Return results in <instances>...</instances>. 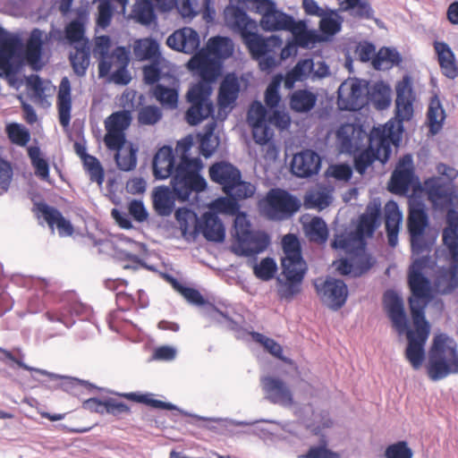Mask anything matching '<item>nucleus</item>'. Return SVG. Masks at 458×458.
<instances>
[{
	"label": "nucleus",
	"instance_id": "1",
	"mask_svg": "<svg viewBox=\"0 0 458 458\" xmlns=\"http://www.w3.org/2000/svg\"><path fill=\"white\" fill-rule=\"evenodd\" d=\"M151 166L156 180L171 178L170 184L174 194L182 201L189 200L193 192L200 193L208 187L201 174V158L183 156L176 164L175 154L170 145H164L157 150Z\"/></svg>",
	"mask_w": 458,
	"mask_h": 458
},
{
	"label": "nucleus",
	"instance_id": "2",
	"mask_svg": "<svg viewBox=\"0 0 458 458\" xmlns=\"http://www.w3.org/2000/svg\"><path fill=\"white\" fill-rule=\"evenodd\" d=\"M384 308L393 327L401 335L405 334L408 344L405 357L414 369H419L425 359V344L430 334V325L424 316V307L411 300V315L414 330L409 328L403 298L394 290L384 293Z\"/></svg>",
	"mask_w": 458,
	"mask_h": 458
},
{
	"label": "nucleus",
	"instance_id": "3",
	"mask_svg": "<svg viewBox=\"0 0 458 458\" xmlns=\"http://www.w3.org/2000/svg\"><path fill=\"white\" fill-rule=\"evenodd\" d=\"M48 37L38 28H34L25 44V52L0 61L1 76L6 80L11 88L19 89L23 81L18 74L27 64L32 71L39 72L45 66L43 61L44 45Z\"/></svg>",
	"mask_w": 458,
	"mask_h": 458
},
{
	"label": "nucleus",
	"instance_id": "4",
	"mask_svg": "<svg viewBox=\"0 0 458 458\" xmlns=\"http://www.w3.org/2000/svg\"><path fill=\"white\" fill-rule=\"evenodd\" d=\"M447 226L443 230V242L449 252V267L437 270L434 286L441 294L452 293L458 287V212L453 208L446 214Z\"/></svg>",
	"mask_w": 458,
	"mask_h": 458
},
{
	"label": "nucleus",
	"instance_id": "5",
	"mask_svg": "<svg viewBox=\"0 0 458 458\" xmlns=\"http://www.w3.org/2000/svg\"><path fill=\"white\" fill-rule=\"evenodd\" d=\"M426 369L433 381L458 373V346L454 338L443 333L434 336Z\"/></svg>",
	"mask_w": 458,
	"mask_h": 458
},
{
	"label": "nucleus",
	"instance_id": "6",
	"mask_svg": "<svg viewBox=\"0 0 458 458\" xmlns=\"http://www.w3.org/2000/svg\"><path fill=\"white\" fill-rule=\"evenodd\" d=\"M397 140L394 123L391 121L383 127L373 128L369 137V147L354 157L356 172L364 174L375 160H379L382 164L386 163L392 152L391 143Z\"/></svg>",
	"mask_w": 458,
	"mask_h": 458
},
{
	"label": "nucleus",
	"instance_id": "7",
	"mask_svg": "<svg viewBox=\"0 0 458 458\" xmlns=\"http://www.w3.org/2000/svg\"><path fill=\"white\" fill-rule=\"evenodd\" d=\"M251 225L245 214L236 216L233 223L235 241L232 250L240 257H256L264 252L271 243V238L265 231L251 230Z\"/></svg>",
	"mask_w": 458,
	"mask_h": 458
},
{
	"label": "nucleus",
	"instance_id": "8",
	"mask_svg": "<svg viewBox=\"0 0 458 458\" xmlns=\"http://www.w3.org/2000/svg\"><path fill=\"white\" fill-rule=\"evenodd\" d=\"M213 88L204 81H198L190 87L186 93L189 107L184 119L188 124L196 126L215 114V106L210 99Z\"/></svg>",
	"mask_w": 458,
	"mask_h": 458
},
{
	"label": "nucleus",
	"instance_id": "9",
	"mask_svg": "<svg viewBox=\"0 0 458 458\" xmlns=\"http://www.w3.org/2000/svg\"><path fill=\"white\" fill-rule=\"evenodd\" d=\"M91 314L89 306L82 303L74 293H64L55 307L48 309L45 317L51 323H60L66 328L75 324V318L85 319Z\"/></svg>",
	"mask_w": 458,
	"mask_h": 458
},
{
	"label": "nucleus",
	"instance_id": "10",
	"mask_svg": "<svg viewBox=\"0 0 458 458\" xmlns=\"http://www.w3.org/2000/svg\"><path fill=\"white\" fill-rule=\"evenodd\" d=\"M436 261L432 260L428 255L416 259L409 268L408 283L412 293V297L409 299V306L411 307V300H415L419 304L426 310L427 304L431 299V283L425 276L426 269L431 268Z\"/></svg>",
	"mask_w": 458,
	"mask_h": 458
},
{
	"label": "nucleus",
	"instance_id": "11",
	"mask_svg": "<svg viewBox=\"0 0 458 458\" xmlns=\"http://www.w3.org/2000/svg\"><path fill=\"white\" fill-rule=\"evenodd\" d=\"M428 225V216L422 202L412 200L409 205L408 229L411 235L412 253L420 255L429 252L435 239H427L424 231Z\"/></svg>",
	"mask_w": 458,
	"mask_h": 458
},
{
	"label": "nucleus",
	"instance_id": "12",
	"mask_svg": "<svg viewBox=\"0 0 458 458\" xmlns=\"http://www.w3.org/2000/svg\"><path fill=\"white\" fill-rule=\"evenodd\" d=\"M287 293L288 299L302 289V282L308 270V265L302 258L301 243L293 233L287 236Z\"/></svg>",
	"mask_w": 458,
	"mask_h": 458
},
{
	"label": "nucleus",
	"instance_id": "13",
	"mask_svg": "<svg viewBox=\"0 0 458 458\" xmlns=\"http://www.w3.org/2000/svg\"><path fill=\"white\" fill-rule=\"evenodd\" d=\"M11 281L19 286L30 288L26 297L29 313L38 314L47 308L48 301L53 296L52 285L47 279L13 275Z\"/></svg>",
	"mask_w": 458,
	"mask_h": 458
},
{
	"label": "nucleus",
	"instance_id": "14",
	"mask_svg": "<svg viewBox=\"0 0 458 458\" xmlns=\"http://www.w3.org/2000/svg\"><path fill=\"white\" fill-rule=\"evenodd\" d=\"M16 351L18 352L17 356H15L12 352L0 347V361L4 362L12 369H13V364H16L18 367H20L25 370L36 372L40 375L47 376L50 379H53V380L61 379L63 382L60 384V387L66 392H70L73 388L78 387V386H83L89 391H91L92 389H97V386H94L93 384L89 383V381L81 380V379H79L76 377L62 376L59 374H55V373L47 371L46 369H38V368L29 366L23 362L24 354L22 353L21 349L18 348V349H16Z\"/></svg>",
	"mask_w": 458,
	"mask_h": 458
},
{
	"label": "nucleus",
	"instance_id": "15",
	"mask_svg": "<svg viewBox=\"0 0 458 458\" xmlns=\"http://www.w3.org/2000/svg\"><path fill=\"white\" fill-rule=\"evenodd\" d=\"M369 83L357 78H349L338 89L337 105L341 110L357 111L368 104Z\"/></svg>",
	"mask_w": 458,
	"mask_h": 458
},
{
	"label": "nucleus",
	"instance_id": "16",
	"mask_svg": "<svg viewBox=\"0 0 458 458\" xmlns=\"http://www.w3.org/2000/svg\"><path fill=\"white\" fill-rule=\"evenodd\" d=\"M321 301L333 310H338L346 302L348 288L343 280L334 277L316 279L314 283Z\"/></svg>",
	"mask_w": 458,
	"mask_h": 458
},
{
	"label": "nucleus",
	"instance_id": "17",
	"mask_svg": "<svg viewBox=\"0 0 458 458\" xmlns=\"http://www.w3.org/2000/svg\"><path fill=\"white\" fill-rule=\"evenodd\" d=\"M380 213L381 205L379 202L369 203L365 213L360 217L356 232L337 235L335 239H344L352 242H356V240H361L366 242L365 237H371L379 225Z\"/></svg>",
	"mask_w": 458,
	"mask_h": 458
},
{
	"label": "nucleus",
	"instance_id": "18",
	"mask_svg": "<svg viewBox=\"0 0 458 458\" xmlns=\"http://www.w3.org/2000/svg\"><path fill=\"white\" fill-rule=\"evenodd\" d=\"M332 247L340 249L351 256L355 268V276H360L373 266L374 261L371 256L366 252V242L361 240L352 242L344 239H335Z\"/></svg>",
	"mask_w": 458,
	"mask_h": 458
},
{
	"label": "nucleus",
	"instance_id": "19",
	"mask_svg": "<svg viewBox=\"0 0 458 458\" xmlns=\"http://www.w3.org/2000/svg\"><path fill=\"white\" fill-rule=\"evenodd\" d=\"M283 81L286 87V73L275 75L268 83L264 93L265 106L271 112L270 120L276 121V124L281 131L286 129V113L284 111L278 110V106L281 101L279 89Z\"/></svg>",
	"mask_w": 458,
	"mask_h": 458
},
{
	"label": "nucleus",
	"instance_id": "20",
	"mask_svg": "<svg viewBox=\"0 0 458 458\" xmlns=\"http://www.w3.org/2000/svg\"><path fill=\"white\" fill-rule=\"evenodd\" d=\"M187 68L199 77V81L212 86L222 73L223 64L208 55L199 52L188 62Z\"/></svg>",
	"mask_w": 458,
	"mask_h": 458
},
{
	"label": "nucleus",
	"instance_id": "21",
	"mask_svg": "<svg viewBox=\"0 0 458 458\" xmlns=\"http://www.w3.org/2000/svg\"><path fill=\"white\" fill-rule=\"evenodd\" d=\"M191 234L193 239L202 234L208 242H223L225 238V228L216 213L205 212L200 217L196 216V224Z\"/></svg>",
	"mask_w": 458,
	"mask_h": 458
},
{
	"label": "nucleus",
	"instance_id": "22",
	"mask_svg": "<svg viewBox=\"0 0 458 458\" xmlns=\"http://www.w3.org/2000/svg\"><path fill=\"white\" fill-rule=\"evenodd\" d=\"M369 134L360 125L344 123L336 131V140L340 152L352 154L357 151L365 140L369 141Z\"/></svg>",
	"mask_w": 458,
	"mask_h": 458
},
{
	"label": "nucleus",
	"instance_id": "23",
	"mask_svg": "<svg viewBox=\"0 0 458 458\" xmlns=\"http://www.w3.org/2000/svg\"><path fill=\"white\" fill-rule=\"evenodd\" d=\"M395 90L396 118L399 123L398 130H402V123L403 121H409L413 115L414 96L410 77L404 76L403 80L396 84Z\"/></svg>",
	"mask_w": 458,
	"mask_h": 458
},
{
	"label": "nucleus",
	"instance_id": "24",
	"mask_svg": "<svg viewBox=\"0 0 458 458\" xmlns=\"http://www.w3.org/2000/svg\"><path fill=\"white\" fill-rule=\"evenodd\" d=\"M260 213L270 220L286 218V190L271 189L259 203Z\"/></svg>",
	"mask_w": 458,
	"mask_h": 458
},
{
	"label": "nucleus",
	"instance_id": "25",
	"mask_svg": "<svg viewBox=\"0 0 458 458\" xmlns=\"http://www.w3.org/2000/svg\"><path fill=\"white\" fill-rule=\"evenodd\" d=\"M34 211L38 216L42 217L47 223L52 231L56 226L61 237L72 234L73 226L71 221L66 219L56 208L49 206L46 202H38L34 205Z\"/></svg>",
	"mask_w": 458,
	"mask_h": 458
},
{
	"label": "nucleus",
	"instance_id": "26",
	"mask_svg": "<svg viewBox=\"0 0 458 458\" xmlns=\"http://www.w3.org/2000/svg\"><path fill=\"white\" fill-rule=\"evenodd\" d=\"M166 45L175 51L193 54L199 48L200 38L199 33L194 29L183 27L168 36Z\"/></svg>",
	"mask_w": 458,
	"mask_h": 458
},
{
	"label": "nucleus",
	"instance_id": "27",
	"mask_svg": "<svg viewBox=\"0 0 458 458\" xmlns=\"http://www.w3.org/2000/svg\"><path fill=\"white\" fill-rule=\"evenodd\" d=\"M226 25L238 33L243 39L248 33L257 28V22L252 20L247 12L238 5H229L225 10Z\"/></svg>",
	"mask_w": 458,
	"mask_h": 458
},
{
	"label": "nucleus",
	"instance_id": "28",
	"mask_svg": "<svg viewBox=\"0 0 458 458\" xmlns=\"http://www.w3.org/2000/svg\"><path fill=\"white\" fill-rule=\"evenodd\" d=\"M413 179L412 160L411 156H404L392 174L389 190L396 194L408 192Z\"/></svg>",
	"mask_w": 458,
	"mask_h": 458
},
{
	"label": "nucleus",
	"instance_id": "29",
	"mask_svg": "<svg viewBox=\"0 0 458 458\" xmlns=\"http://www.w3.org/2000/svg\"><path fill=\"white\" fill-rule=\"evenodd\" d=\"M320 165V157L315 151L308 149L293 156L291 172L298 177L306 178L318 174Z\"/></svg>",
	"mask_w": 458,
	"mask_h": 458
},
{
	"label": "nucleus",
	"instance_id": "30",
	"mask_svg": "<svg viewBox=\"0 0 458 458\" xmlns=\"http://www.w3.org/2000/svg\"><path fill=\"white\" fill-rule=\"evenodd\" d=\"M122 396H123L127 400L140 403H144V404H147L153 408L167 410V411H178L182 414H183L185 416L192 417L198 420H202V421L208 420V421H215V422H217L219 420L218 419L203 417V416H200L198 414H192L188 411H182L178 406H176L175 404H173L172 403H167V402H164V401L153 398V394H148V393L143 394V393H140V392H131V393L123 394Z\"/></svg>",
	"mask_w": 458,
	"mask_h": 458
},
{
	"label": "nucleus",
	"instance_id": "31",
	"mask_svg": "<svg viewBox=\"0 0 458 458\" xmlns=\"http://www.w3.org/2000/svg\"><path fill=\"white\" fill-rule=\"evenodd\" d=\"M242 41L248 47L252 58L268 52H274V49L279 48L283 42L277 36L272 35L264 38L254 31L248 33Z\"/></svg>",
	"mask_w": 458,
	"mask_h": 458
},
{
	"label": "nucleus",
	"instance_id": "32",
	"mask_svg": "<svg viewBox=\"0 0 458 458\" xmlns=\"http://www.w3.org/2000/svg\"><path fill=\"white\" fill-rule=\"evenodd\" d=\"M87 21V11L80 8L76 11V17L65 25L64 39L72 47L81 46L84 41H89V38L85 36Z\"/></svg>",
	"mask_w": 458,
	"mask_h": 458
},
{
	"label": "nucleus",
	"instance_id": "33",
	"mask_svg": "<svg viewBox=\"0 0 458 458\" xmlns=\"http://www.w3.org/2000/svg\"><path fill=\"white\" fill-rule=\"evenodd\" d=\"M209 177L212 182L221 185L225 192L229 186L242 177V173L231 163L217 162L209 167Z\"/></svg>",
	"mask_w": 458,
	"mask_h": 458
},
{
	"label": "nucleus",
	"instance_id": "34",
	"mask_svg": "<svg viewBox=\"0 0 458 458\" xmlns=\"http://www.w3.org/2000/svg\"><path fill=\"white\" fill-rule=\"evenodd\" d=\"M260 386L264 392L265 398L272 403H286V383L284 380L273 374L262 376Z\"/></svg>",
	"mask_w": 458,
	"mask_h": 458
},
{
	"label": "nucleus",
	"instance_id": "35",
	"mask_svg": "<svg viewBox=\"0 0 458 458\" xmlns=\"http://www.w3.org/2000/svg\"><path fill=\"white\" fill-rule=\"evenodd\" d=\"M240 82L234 73H227L222 80L217 97L219 112L232 107L239 97Z\"/></svg>",
	"mask_w": 458,
	"mask_h": 458
},
{
	"label": "nucleus",
	"instance_id": "36",
	"mask_svg": "<svg viewBox=\"0 0 458 458\" xmlns=\"http://www.w3.org/2000/svg\"><path fill=\"white\" fill-rule=\"evenodd\" d=\"M180 199L175 196L173 188L161 185L154 189L152 193L153 208L157 215L168 216L174 208V200ZM181 202H182L181 200Z\"/></svg>",
	"mask_w": 458,
	"mask_h": 458
},
{
	"label": "nucleus",
	"instance_id": "37",
	"mask_svg": "<svg viewBox=\"0 0 458 458\" xmlns=\"http://www.w3.org/2000/svg\"><path fill=\"white\" fill-rule=\"evenodd\" d=\"M234 51V45L233 40L228 37L215 36L211 37L205 47L200 52L208 55L215 60H219L224 63L225 60L232 56Z\"/></svg>",
	"mask_w": 458,
	"mask_h": 458
},
{
	"label": "nucleus",
	"instance_id": "38",
	"mask_svg": "<svg viewBox=\"0 0 458 458\" xmlns=\"http://www.w3.org/2000/svg\"><path fill=\"white\" fill-rule=\"evenodd\" d=\"M155 7H157L156 0H135L130 19L142 26L148 27L157 22V15ZM161 12L158 8H157Z\"/></svg>",
	"mask_w": 458,
	"mask_h": 458
},
{
	"label": "nucleus",
	"instance_id": "39",
	"mask_svg": "<svg viewBox=\"0 0 458 458\" xmlns=\"http://www.w3.org/2000/svg\"><path fill=\"white\" fill-rule=\"evenodd\" d=\"M57 109L60 124L65 128L70 125L72 111L71 83L67 77L61 80L57 93Z\"/></svg>",
	"mask_w": 458,
	"mask_h": 458
},
{
	"label": "nucleus",
	"instance_id": "40",
	"mask_svg": "<svg viewBox=\"0 0 458 458\" xmlns=\"http://www.w3.org/2000/svg\"><path fill=\"white\" fill-rule=\"evenodd\" d=\"M425 189L428 192V199L434 203L447 201L451 195L452 182L444 177L436 176L425 181Z\"/></svg>",
	"mask_w": 458,
	"mask_h": 458
},
{
	"label": "nucleus",
	"instance_id": "41",
	"mask_svg": "<svg viewBox=\"0 0 458 458\" xmlns=\"http://www.w3.org/2000/svg\"><path fill=\"white\" fill-rule=\"evenodd\" d=\"M434 48L437 54L438 63L445 76L454 79L458 76V66L455 63L454 54L445 42L436 41Z\"/></svg>",
	"mask_w": 458,
	"mask_h": 458
},
{
	"label": "nucleus",
	"instance_id": "42",
	"mask_svg": "<svg viewBox=\"0 0 458 458\" xmlns=\"http://www.w3.org/2000/svg\"><path fill=\"white\" fill-rule=\"evenodd\" d=\"M288 409H293L294 414L302 420L308 428L311 429L312 432H314L315 435H320L321 430L323 428H327L332 427L333 421L329 417V414L327 411H323L319 414L320 421L318 425L315 424H310L309 422L305 421V416L310 412H312V408L310 405L307 404L302 407L298 408L293 402L292 395L290 394V392L288 391Z\"/></svg>",
	"mask_w": 458,
	"mask_h": 458
},
{
	"label": "nucleus",
	"instance_id": "43",
	"mask_svg": "<svg viewBox=\"0 0 458 458\" xmlns=\"http://www.w3.org/2000/svg\"><path fill=\"white\" fill-rule=\"evenodd\" d=\"M24 52L25 46L21 37L0 26V61Z\"/></svg>",
	"mask_w": 458,
	"mask_h": 458
},
{
	"label": "nucleus",
	"instance_id": "44",
	"mask_svg": "<svg viewBox=\"0 0 458 458\" xmlns=\"http://www.w3.org/2000/svg\"><path fill=\"white\" fill-rule=\"evenodd\" d=\"M73 49L74 51L69 54L70 64L73 72L82 77L86 74L90 63L89 41H84L81 46H75Z\"/></svg>",
	"mask_w": 458,
	"mask_h": 458
},
{
	"label": "nucleus",
	"instance_id": "45",
	"mask_svg": "<svg viewBox=\"0 0 458 458\" xmlns=\"http://www.w3.org/2000/svg\"><path fill=\"white\" fill-rule=\"evenodd\" d=\"M318 97L308 89H297L290 96V107L296 113L306 114L311 111L317 103Z\"/></svg>",
	"mask_w": 458,
	"mask_h": 458
},
{
	"label": "nucleus",
	"instance_id": "46",
	"mask_svg": "<svg viewBox=\"0 0 458 458\" xmlns=\"http://www.w3.org/2000/svg\"><path fill=\"white\" fill-rule=\"evenodd\" d=\"M368 103H371L377 109L384 110L391 103V89L383 81H377L369 88Z\"/></svg>",
	"mask_w": 458,
	"mask_h": 458
},
{
	"label": "nucleus",
	"instance_id": "47",
	"mask_svg": "<svg viewBox=\"0 0 458 458\" xmlns=\"http://www.w3.org/2000/svg\"><path fill=\"white\" fill-rule=\"evenodd\" d=\"M134 55L140 61H160L158 42L154 38L140 39L135 42Z\"/></svg>",
	"mask_w": 458,
	"mask_h": 458
},
{
	"label": "nucleus",
	"instance_id": "48",
	"mask_svg": "<svg viewBox=\"0 0 458 458\" xmlns=\"http://www.w3.org/2000/svg\"><path fill=\"white\" fill-rule=\"evenodd\" d=\"M427 119L430 133L432 135L438 133L443 127L445 113L437 97L432 98L429 102Z\"/></svg>",
	"mask_w": 458,
	"mask_h": 458
},
{
	"label": "nucleus",
	"instance_id": "49",
	"mask_svg": "<svg viewBox=\"0 0 458 458\" xmlns=\"http://www.w3.org/2000/svg\"><path fill=\"white\" fill-rule=\"evenodd\" d=\"M152 95L165 107L175 109L178 106V89L157 83L152 89Z\"/></svg>",
	"mask_w": 458,
	"mask_h": 458
},
{
	"label": "nucleus",
	"instance_id": "50",
	"mask_svg": "<svg viewBox=\"0 0 458 458\" xmlns=\"http://www.w3.org/2000/svg\"><path fill=\"white\" fill-rule=\"evenodd\" d=\"M315 62L311 58L301 59L295 66L288 71V89L293 88L294 82L312 79Z\"/></svg>",
	"mask_w": 458,
	"mask_h": 458
},
{
	"label": "nucleus",
	"instance_id": "51",
	"mask_svg": "<svg viewBox=\"0 0 458 458\" xmlns=\"http://www.w3.org/2000/svg\"><path fill=\"white\" fill-rule=\"evenodd\" d=\"M28 156L34 168L35 175L43 181H47L49 178V164L47 160L41 156L40 148L38 146L29 147Z\"/></svg>",
	"mask_w": 458,
	"mask_h": 458
},
{
	"label": "nucleus",
	"instance_id": "52",
	"mask_svg": "<svg viewBox=\"0 0 458 458\" xmlns=\"http://www.w3.org/2000/svg\"><path fill=\"white\" fill-rule=\"evenodd\" d=\"M401 62L402 57L396 49L383 47L379 50L372 63L375 69L385 70L394 65H398Z\"/></svg>",
	"mask_w": 458,
	"mask_h": 458
},
{
	"label": "nucleus",
	"instance_id": "53",
	"mask_svg": "<svg viewBox=\"0 0 458 458\" xmlns=\"http://www.w3.org/2000/svg\"><path fill=\"white\" fill-rule=\"evenodd\" d=\"M202 314L210 321H215L217 323H222L223 318L230 324L232 330L237 329V323L231 318L225 307L223 309L222 307L206 301L202 306Z\"/></svg>",
	"mask_w": 458,
	"mask_h": 458
},
{
	"label": "nucleus",
	"instance_id": "54",
	"mask_svg": "<svg viewBox=\"0 0 458 458\" xmlns=\"http://www.w3.org/2000/svg\"><path fill=\"white\" fill-rule=\"evenodd\" d=\"M250 335L251 336L253 342L259 344L265 352L271 354L275 358L286 361V358L283 355L282 346L274 339L255 331H250Z\"/></svg>",
	"mask_w": 458,
	"mask_h": 458
},
{
	"label": "nucleus",
	"instance_id": "55",
	"mask_svg": "<svg viewBox=\"0 0 458 458\" xmlns=\"http://www.w3.org/2000/svg\"><path fill=\"white\" fill-rule=\"evenodd\" d=\"M131 114L129 110H120L112 113L105 121L106 129L125 132L131 123Z\"/></svg>",
	"mask_w": 458,
	"mask_h": 458
},
{
	"label": "nucleus",
	"instance_id": "56",
	"mask_svg": "<svg viewBox=\"0 0 458 458\" xmlns=\"http://www.w3.org/2000/svg\"><path fill=\"white\" fill-rule=\"evenodd\" d=\"M259 26L265 31L286 30V13L276 9L261 17Z\"/></svg>",
	"mask_w": 458,
	"mask_h": 458
},
{
	"label": "nucleus",
	"instance_id": "57",
	"mask_svg": "<svg viewBox=\"0 0 458 458\" xmlns=\"http://www.w3.org/2000/svg\"><path fill=\"white\" fill-rule=\"evenodd\" d=\"M269 109L259 100H254L248 111L247 119L249 124L275 123L270 120Z\"/></svg>",
	"mask_w": 458,
	"mask_h": 458
},
{
	"label": "nucleus",
	"instance_id": "58",
	"mask_svg": "<svg viewBox=\"0 0 458 458\" xmlns=\"http://www.w3.org/2000/svg\"><path fill=\"white\" fill-rule=\"evenodd\" d=\"M277 271V265L273 258L267 257L253 266V274L262 281L271 280Z\"/></svg>",
	"mask_w": 458,
	"mask_h": 458
},
{
	"label": "nucleus",
	"instance_id": "59",
	"mask_svg": "<svg viewBox=\"0 0 458 458\" xmlns=\"http://www.w3.org/2000/svg\"><path fill=\"white\" fill-rule=\"evenodd\" d=\"M82 163L90 181L101 185L105 180V172L99 160L96 157L89 155L82 159Z\"/></svg>",
	"mask_w": 458,
	"mask_h": 458
},
{
	"label": "nucleus",
	"instance_id": "60",
	"mask_svg": "<svg viewBox=\"0 0 458 458\" xmlns=\"http://www.w3.org/2000/svg\"><path fill=\"white\" fill-rule=\"evenodd\" d=\"M5 131L11 142L18 146H26L30 140L29 130L20 123L7 124Z\"/></svg>",
	"mask_w": 458,
	"mask_h": 458
},
{
	"label": "nucleus",
	"instance_id": "61",
	"mask_svg": "<svg viewBox=\"0 0 458 458\" xmlns=\"http://www.w3.org/2000/svg\"><path fill=\"white\" fill-rule=\"evenodd\" d=\"M306 232L312 241L325 242L328 237L327 224L318 216L313 217L306 225Z\"/></svg>",
	"mask_w": 458,
	"mask_h": 458
},
{
	"label": "nucleus",
	"instance_id": "62",
	"mask_svg": "<svg viewBox=\"0 0 458 458\" xmlns=\"http://www.w3.org/2000/svg\"><path fill=\"white\" fill-rule=\"evenodd\" d=\"M256 188L250 182H247L242 180V177L233 182L225 193L229 197H234L241 200L250 198L255 193Z\"/></svg>",
	"mask_w": 458,
	"mask_h": 458
},
{
	"label": "nucleus",
	"instance_id": "63",
	"mask_svg": "<svg viewBox=\"0 0 458 458\" xmlns=\"http://www.w3.org/2000/svg\"><path fill=\"white\" fill-rule=\"evenodd\" d=\"M384 211L386 230L399 229L403 216L397 203L389 200L385 205Z\"/></svg>",
	"mask_w": 458,
	"mask_h": 458
},
{
	"label": "nucleus",
	"instance_id": "64",
	"mask_svg": "<svg viewBox=\"0 0 458 458\" xmlns=\"http://www.w3.org/2000/svg\"><path fill=\"white\" fill-rule=\"evenodd\" d=\"M320 17L319 29L322 33L327 36H334L341 30L343 20L335 13L331 12L327 15L324 13V15Z\"/></svg>",
	"mask_w": 458,
	"mask_h": 458
}]
</instances>
